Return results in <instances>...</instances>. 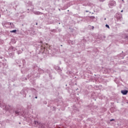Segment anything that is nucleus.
<instances>
[{
  "label": "nucleus",
  "instance_id": "39448f33",
  "mask_svg": "<svg viewBox=\"0 0 128 128\" xmlns=\"http://www.w3.org/2000/svg\"><path fill=\"white\" fill-rule=\"evenodd\" d=\"M112 120H114L112 119L110 120V122H112Z\"/></svg>",
  "mask_w": 128,
  "mask_h": 128
},
{
  "label": "nucleus",
  "instance_id": "6e6552de",
  "mask_svg": "<svg viewBox=\"0 0 128 128\" xmlns=\"http://www.w3.org/2000/svg\"><path fill=\"white\" fill-rule=\"evenodd\" d=\"M16 114H18V112H16Z\"/></svg>",
  "mask_w": 128,
  "mask_h": 128
},
{
  "label": "nucleus",
  "instance_id": "f03ea898",
  "mask_svg": "<svg viewBox=\"0 0 128 128\" xmlns=\"http://www.w3.org/2000/svg\"><path fill=\"white\" fill-rule=\"evenodd\" d=\"M10 32H16V30H11L10 31Z\"/></svg>",
  "mask_w": 128,
  "mask_h": 128
},
{
  "label": "nucleus",
  "instance_id": "f257e3e1",
  "mask_svg": "<svg viewBox=\"0 0 128 128\" xmlns=\"http://www.w3.org/2000/svg\"><path fill=\"white\" fill-rule=\"evenodd\" d=\"M121 92L122 94L126 95L128 94V91L127 90H122Z\"/></svg>",
  "mask_w": 128,
  "mask_h": 128
},
{
  "label": "nucleus",
  "instance_id": "423d86ee",
  "mask_svg": "<svg viewBox=\"0 0 128 128\" xmlns=\"http://www.w3.org/2000/svg\"><path fill=\"white\" fill-rule=\"evenodd\" d=\"M124 12L123 10H121V12Z\"/></svg>",
  "mask_w": 128,
  "mask_h": 128
},
{
  "label": "nucleus",
  "instance_id": "7ed1b4c3",
  "mask_svg": "<svg viewBox=\"0 0 128 128\" xmlns=\"http://www.w3.org/2000/svg\"><path fill=\"white\" fill-rule=\"evenodd\" d=\"M106 28H110V26L108 24L106 25Z\"/></svg>",
  "mask_w": 128,
  "mask_h": 128
},
{
  "label": "nucleus",
  "instance_id": "0eeeda50",
  "mask_svg": "<svg viewBox=\"0 0 128 128\" xmlns=\"http://www.w3.org/2000/svg\"><path fill=\"white\" fill-rule=\"evenodd\" d=\"M94 26H92V30H94Z\"/></svg>",
  "mask_w": 128,
  "mask_h": 128
},
{
  "label": "nucleus",
  "instance_id": "9d476101",
  "mask_svg": "<svg viewBox=\"0 0 128 128\" xmlns=\"http://www.w3.org/2000/svg\"><path fill=\"white\" fill-rule=\"evenodd\" d=\"M36 98H37V97H36Z\"/></svg>",
  "mask_w": 128,
  "mask_h": 128
},
{
  "label": "nucleus",
  "instance_id": "1a4fd4ad",
  "mask_svg": "<svg viewBox=\"0 0 128 128\" xmlns=\"http://www.w3.org/2000/svg\"><path fill=\"white\" fill-rule=\"evenodd\" d=\"M36 24L38 25V23H36Z\"/></svg>",
  "mask_w": 128,
  "mask_h": 128
},
{
  "label": "nucleus",
  "instance_id": "20e7f679",
  "mask_svg": "<svg viewBox=\"0 0 128 128\" xmlns=\"http://www.w3.org/2000/svg\"><path fill=\"white\" fill-rule=\"evenodd\" d=\"M34 122L36 124H38V122H36V121H35Z\"/></svg>",
  "mask_w": 128,
  "mask_h": 128
}]
</instances>
